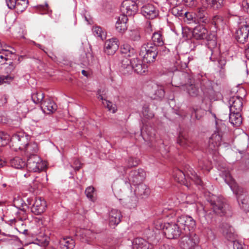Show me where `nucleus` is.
<instances>
[{"mask_svg":"<svg viewBox=\"0 0 249 249\" xmlns=\"http://www.w3.org/2000/svg\"><path fill=\"white\" fill-rule=\"evenodd\" d=\"M207 201L213 210L211 211L203 209L205 217L208 223L212 221L215 214L222 216L226 213V204L222 197L212 195L207 198Z\"/></svg>","mask_w":249,"mask_h":249,"instance_id":"obj_1","label":"nucleus"},{"mask_svg":"<svg viewBox=\"0 0 249 249\" xmlns=\"http://www.w3.org/2000/svg\"><path fill=\"white\" fill-rule=\"evenodd\" d=\"M222 174L225 182L230 186L233 192L236 195L240 207L245 210L248 202L246 191L236 184L228 171H224Z\"/></svg>","mask_w":249,"mask_h":249,"instance_id":"obj_2","label":"nucleus"},{"mask_svg":"<svg viewBox=\"0 0 249 249\" xmlns=\"http://www.w3.org/2000/svg\"><path fill=\"white\" fill-rule=\"evenodd\" d=\"M158 53V48L151 43H147L142 46L140 55L142 56L143 63H151L155 61Z\"/></svg>","mask_w":249,"mask_h":249,"instance_id":"obj_3","label":"nucleus"},{"mask_svg":"<svg viewBox=\"0 0 249 249\" xmlns=\"http://www.w3.org/2000/svg\"><path fill=\"white\" fill-rule=\"evenodd\" d=\"M29 139V136L24 132H18L13 135L11 138V146L16 151L18 149L22 150L27 145Z\"/></svg>","mask_w":249,"mask_h":249,"instance_id":"obj_4","label":"nucleus"},{"mask_svg":"<svg viewBox=\"0 0 249 249\" xmlns=\"http://www.w3.org/2000/svg\"><path fill=\"white\" fill-rule=\"evenodd\" d=\"M177 223L182 230L183 234L187 235L188 232L193 231L196 226L195 220L188 215H181L178 217Z\"/></svg>","mask_w":249,"mask_h":249,"instance_id":"obj_5","label":"nucleus"},{"mask_svg":"<svg viewBox=\"0 0 249 249\" xmlns=\"http://www.w3.org/2000/svg\"><path fill=\"white\" fill-rule=\"evenodd\" d=\"M26 167L29 170L34 172L43 170L46 165L36 154L27 157Z\"/></svg>","mask_w":249,"mask_h":249,"instance_id":"obj_6","label":"nucleus"},{"mask_svg":"<svg viewBox=\"0 0 249 249\" xmlns=\"http://www.w3.org/2000/svg\"><path fill=\"white\" fill-rule=\"evenodd\" d=\"M163 231L165 235L168 239L177 238L181 234H183L182 231L177 222L165 224Z\"/></svg>","mask_w":249,"mask_h":249,"instance_id":"obj_7","label":"nucleus"},{"mask_svg":"<svg viewBox=\"0 0 249 249\" xmlns=\"http://www.w3.org/2000/svg\"><path fill=\"white\" fill-rule=\"evenodd\" d=\"M193 36L196 39H206L208 41L215 39V35L209 34L208 30L204 26L196 27L193 31Z\"/></svg>","mask_w":249,"mask_h":249,"instance_id":"obj_8","label":"nucleus"},{"mask_svg":"<svg viewBox=\"0 0 249 249\" xmlns=\"http://www.w3.org/2000/svg\"><path fill=\"white\" fill-rule=\"evenodd\" d=\"M120 10L121 13L127 17L132 16L137 13L138 7L134 1L125 0L122 2Z\"/></svg>","mask_w":249,"mask_h":249,"instance_id":"obj_9","label":"nucleus"},{"mask_svg":"<svg viewBox=\"0 0 249 249\" xmlns=\"http://www.w3.org/2000/svg\"><path fill=\"white\" fill-rule=\"evenodd\" d=\"M188 62L189 61L183 62L180 60L176 61L175 67H176L177 71L174 74L172 78V82L176 81L179 76L181 80L180 84H182L183 79L186 77L189 78V75L188 73L181 71L182 70L185 69L187 67V63H188Z\"/></svg>","mask_w":249,"mask_h":249,"instance_id":"obj_10","label":"nucleus"},{"mask_svg":"<svg viewBox=\"0 0 249 249\" xmlns=\"http://www.w3.org/2000/svg\"><path fill=\"white\" fill-rule=\"evenodd\" d=\"M222 133L221 131L217 129L215 131L209 139L208 148L212 151L217 150L221 144Z\"/></svg>","mask_w":249,"mask_h":249,"instance_id":"obj_11","label":"nucleus"},{"mask_svg":"<svg viewBox=\"0 0 249 249\" xmlns=\"http://www.w3.org/2000/svg\"><path fill=\"white\" fill-rule=\"evenodd\" d=\"M190 80L188 83H185L183 85V89L186 92L188 95L192 97H197L200 93L199 85L196 83L194 80Z\"/></svg>","mask_w":249,"mask_h":249,"instance_id":"obj_12","label":"nucleus"},{"mask_svg":"<svg viewBox=\"0 0 249 249\" xmlns=\"http://www.w3.org/2000/svg\"><path fill=\"white\" fill-rule=\"evenodd\" d=\"M208 7H205L201 5V7L197 8L195 13V23L198 24H206L209 23L210 19L206 11Z\"/></svg>","mask_w":249,"mask_h":249,"instance_id":"obj_13","label":"nucleus"},{"mask_svg":"<svg viewBox=\"0 0 249 249\" xmlns=\"http://www.w3.org/2000/svg\"><path fill=\"white\" fill-rule=\"evenodd\" d=\"M207 53L209 55H211L210 59L212 61H217L219 67L220 68H223L225 66L226 63V59L225 57L221 55L220 51L217 48L209 49Z\"/></svg>","mask_w":249,"mask_h":249,"instance_id":"obj_14","label":"nucleus"},{"mask_svg":"<svg viewBox=\"0 0 249 249\" xmlns=\"http://www.w3.org/2000/svg\"><path fill=\"white\" fill-rule=\"evenodd\" d=\"M249 35V25L247 24V22L243 23L236 31L235 38L238 42L244 43L248 39Z\"/></svg>","mask_w":249,"mask_h":249,"instance_id":"obj_15","label":"nucleus"},{"mask_svg":"<svg viewBox=\"0 0 249 249\" xmlns=\"http://www.w3.org/2000/svg\"><path fill=\"white\" fill-rule=\"evenodd\" d=\"M47 207L45 200L40 197H36L31 207V211L36 215H39L44 213Z\"/></svg>","mask_w":249,"mask_h":249,"instance_id":"obj_16","label":"nucleus"},{"mask_svg":"<svg viewBox=\"0 0 249 249\" xmlns=\"http://www.w3.org/2000/svg\"><path fill=\"white\" fill-rule=\"evenodd\" d=\"M141 13L148 19H154L159 15V12L156 7L151 3L143 5L141 8Z\"/></svg>","mask_w":249,"mask_h":249,"instance_id":"obj_17","label":"nucleus"},{"mask_svg":"<svg viewBox=\"0 0 249 249\" xmlns=\"http://www.w3.org/2000/svg\"><path fill=\"white\" fill-rule=\"evenodd\" d=\"M119 48L118 40L116 38L107 40L104 45V51L108 55L113 54Z\"/></svg>","mask_w":249,"mask_h":249,"instance_id":"obj_18","label":"nucleus"},{"mask_svg":"<svg viewBox=\"0 0 249 249\" xmlns=\"http://www.w3.org/2000/svg\"><path fill=\"white\" fill-rule=\"evenodd\" d=\"M243 99L239 96L231 97L229 100L230 112H241L243 107Z\"/></svg>","mask_w":249,"mask_h":249,"instance_id":"obj_19","label":"nucleus"},{"mask_svg":"<svg viewBox=\"0 0 249 249\" xmlns=\"http://www.w3.org/2000/svg\"><path fill=\"white\" fill-rule=\"evenodd\" d=\"M146 174L142 169H139L137 170L131 171L129 174V179L132 181L134 185L141 182L145 178Z\"/></svg>","mask_w":249,"mask_h":249,"instance_id":"obj_20","label":"nucleus"},{"mask_svg":"<svg viewBox=\"0 0 249 249\" xmlns=\"http://www.w3.org/2000/svg\"><path fill=\"white\" fill-rule=\"evenodd\" d=\"M77 236L81 242L88 244L92 242L95 238V234L88 229L81 230L77 233Z\"/></svg>","mask_w":249,"mask_h":249,"instance_id":"obj_21","label":"nucleus"},{"mask_svg":"<svg viewBox=\"0 0 249 249\" xmlns=\"http://www.w3.org/2000/svg\"><path fill=\"white\" fill-rule=\"evenodd\" d=\"M145 63L138 58H134L132 59L133 70L140 74L144 73L147 71L148 68L147 65Z\"/></svg>","mask_w":249,"mask_h":249,"instance_id":"obj_22","label":"nucleus"},{"mask_svg":"<svg viewBox=\"0 0 249 249\" xmlns=\"http://www.w3.org/2000/svg\"><path fill=\"white\" fill-rule=\"evenodd\" d=\"M186 236L185 239L187 247L189 249L196 248L199 243V237L197 235L194 233L193 231L188 232Z\"/></svg>","mask_w":249,"mask_h":249,"instance_id":"obj_23","label":"nucleus"},{"mask_svg":"<svg viewBox=\"0 0 249 249\" xmlns=\"http://www.w3.org/2000/svg\"><path fill=\"white\" fill-rule=\"evenodd\" d=\"M122 216L121 212L118 210L112 209L109 213V224L110 226H115L120 222Z\"/></svg>","mask_w":249,"mask_h":249,"instance_id":"obj_24","label":"nucleus"},{"mask_svg":"<svg viewBox=\"0 0 249 249\" xmlns=\"http://www.w3.org/2000/svg\"><path fill=\"white\" fill-rule=\"evenodd\" d=\"M120 71L124 75L131 73L133 71L132 59L123 58L121 60Z\"/></svg>","mask_w":249,"mask_h":249,"instance_id":"obj_25","label":"nucleus"},{"mask_svg":"<svg viewBox=\"0 0 249 249\" xmlns=\"http://www.w3.org/2000/svg\"><path fill=\"white\" fill-rule=\"evenodd\" d=\"M41 108L43 111L48 114L53 113L57 109V105L51 99H46L41 103Z\"/></svg>","mask_w":249,"mask_h":249,"instance_id":"obj_26","label":"nucleus"},{"mask_svg":"<svg viewBox=\"0 0 249 249\" xmlns=\"http://www.w3.org/2000/svg\"><path fill=\"white\" fill-rule=\"evenodd\" d=\"M137 185L135 193L138 196L142 198L147 197L150 193V189L144 184L139 183Z\"/></svg>","mask_w":249,"mask_h":249,"instance_id":"obj_27","label":"nucleus"},{"mask_svg":"<svg viewBox=\"0 0 249 249\" xmlns=\"http://www.w3.org/2000/svg\"><path fill=\"white\" fill-rule=\"evenodd\" d=\"M187 178H190L196 185L204 188V185L201 179L198 177L192 168L189 169L186 172Z\"/></svg>","mask_w":249,"mask_h":249,"instance_id":"obj_28","label":"nucleus"},{"mask_svg":"<svg viewBox=\"0 0 249 249\" xmlns=\"http://www.w3.org/2000/svg\"><path fill=\"white\" fill-rule=\"evenodd\" d=\"M223 1L224 0H201V3L205 7L216 9L222 6Z\"/></svg>","mask_w":249,"mask_h":249,"instance_id":"obj_29","label":"nucleus"},{"mask_svg":"<svg viewBox=\"0 0 249 249\" xmlns=\"http://www.w3.org/2000/svg\"><path fill=\"white\" fill-rule=\"evenodd\" d=\"M173 176L175 180L177 182L180 184H184L187 187H189L186 175L182 170L176 169L174 171Z\"/></svg>","mask_w":249,"mask_h":249,"instance_id":"obj_30","label":"nucleus"},{"mask_svg":"<svg viewBox=\"0 0 249 249\" xmlns=\"http://www.w3.org/2000/svg\"><path fill=\"white\" fill-rule=\"evenodd\" d=\"M22 150L25 151L27 157H29L34 154H36L38 151V147L37 143L36 142H28V144L25 146V149Z\"/></svg>","mask_w":249,"mask_h":249,"instance_id":"obj_31","label":"nucleus"},{"mask_svg":"<svg viewBox=\"0 0 249 249\" xmlns=\"http://www.w3.org/2000/svg\"><path fill=\"white\" fill-rule=\"evenodd\" d=\"M133 249H151L149 243L142 238H137L132 243Z\"/></svg>","mask_w":249,"mask_h":249,"instance_id":"obj_32","label":"nucleus"},{"mask_svg":"<svg viewBox=\"0 0 249 249\" xmlns=\"http://www.w3.org/2000/svg\"><path fill=\"white\" fill-rule=\"evenodd\" d=\"M75 245L74 241L71 237L62 238L59 241L60 249H73Z\"/></svg>","mask_w":249,"mask_h":249,"instance_id":"obj_33","label":"nucleus"},{"mask_svg":"<svg viewBox=\"0 0 249 249\" xmlns=\"http://www.w3.org/2000/svg\"><path fill=\"white\" fill-rule=\"evenodd\" d=\"M230 122L235 126H239L242 122L241 112H230L229 115Z\"/></svg>","mask_w":249,"mask_h":249,"instance_id":"obj_34","label":"nucleus"},{"mask_svg":"<svg viewBox=\"0 0 249 249\" xmlns=\"http://www.w3.org/2000/svg\"><path fill=\"white\" fill-rule=\"evenodd\" d=\"M211 22L216 28L220 29L226 25L227 19L220 15H216L213 18Z\"/></svg>","mask_w":249,"mask_h":249,"instance_id":"obj_35","label":"nucleus"},{"mask_svg":"<svg viewBox=\"0 0 249 249\" xmlns=\"http://www.w3.org/2000/svg\"><path fill=\"white\" fill-rule=\"evenodd\" d=\"M11 165L16 169H22L26 167V161L21 158L16 157L10 161Z\"/></svg>","mask_w":249,"mask_h":249,"instance_id":"obj_36","label":"nucleus"},{"mask_svg":"<svg viewBox=\"0 0 249 249\" xmlns=\"http://www.w3.org/2000/svg\"><path fill=\"white\" fill-rule=\"evenodd\" d=\"M223 233L226 237L229 240H233L234 239L233 229L228 224H223L222 226Z\"/></svg>","mask_w":249,"mask_h":249,"instance_id":"obj_37","label":"nucleus"},{"mask_svg":"<svg viewBox=\"0 0 249 249\" xmlns=\"http://www.w3.org/2000/svg\"><path fill=\"white\" fill-rule=\"evenodd\" d=\"M121 52L124 57H131L135 54V50L128 44H124L121 47Z\"/></svg>","mask_w":249,"mask_h":249,"instance_id":"obj_38","label":"nucleus"},{"mask_svg":"<svg viewBox=\"0 0 249 249\" xmlns=\"http://www.w3.org/2000/svg\"><path fill=\"white\" fill-rule=\"evenodd\" d=\"M177 142L183 148H187L191 146V141L189 140L188 136L183 133H179Z\"/></svg>","mask_w":249,"mask_h":249,"instance_id":"obj_39","label":"nucleus"},{"mask_svg":"<svg viewBox=\"0 0 249 249\" xmlns=\"http://www.w3.org/2000/svg\"><path fill=\"white\" fill-rule=\"evenodd\" d=\"M191 112V117L193 119H200L204 114L205 110L200 107H192L190 108Z\"/></svg>","mask_w":249,"mask_h":249,"instance_id":"obj_40","label":"nucleus"},{"mask_svg":"<svg viewBox=\"0 0 249 249\" xmlns=\"http://www.w3.org/2000/svg\"><path fill=\"white\" fill-rule=\"evenodd\" d=\"M151 43L156 47L164 45V40L162 35L159 32H155L153 34Z\"/></svg>","mask_w":249,"mask_h":249,"instance_id":"obj_41","label":"nucleus"},{"mask_svg":"<svg viewBox=\"0 0 249 249\" xmlns=\"http://www.w3.org/2000/svg\"><path fill=\"white\" fill-rule=\"evenodd\" d=\"M28 5V0H17L15 7H14V9H15L18 14H19L26 9Z\"/></svg>","mask_w":249,"mask_h":249,"instance_id":"obj_42","label":"nucleus"},{"mask_svg":"<svg viewBox=\"0 0 249 249\" xmlns=\"http://www.w3.org/2000/svg\"><path fill=\"white\" fill-rule=\"evenodd\" d=\"M85 57L83 58V62L85 65H92L96 61L92 52H89L86 53Z\"/></svg>","mask_w":249,"mask_h":249,"instance_id":"obj_43","label":"nucleus"},{"mask_svg":"<svg viewBox=\"0 0 249 249\" xmlns=\"http://www.w3.org/2000/svg\"><path fill=\"white\" fill-rule=\"evenodd\" d=\"M92 32L94 36L100 37L102 40H104L106 37V33L101 27L99 26H94L92 28Z\"/></svg>","mask_w":249,"mask_h":249,"instance_id":"obj_44","label":"nucleus"},{"mask_svg":"<svg viewBox=\"0 0 249 249\" xmlns=\"http://www.w3.org/2000/svg\"><path fill=\"white\" fill-rule=\"evenodd\" d=\"M102 104L107 108L108 111L112 113H115L117 110V106L108 100H104V101L102 102Z\"/></svg>","mask_w":249,"mask_h":249,"instance_id":"obj_45","label":"nucleus"},{"mask_svg":"<svg viewBox=\"0 0 249 249\" xmlns=\"http://www.w3.org/2000/svg\"><path fill=\"white\" fill-rule=\"evenodd\" d=\"M44 98V94L41 91L36 92L32 95V99L35 104L42 103Z\"/></svg>","mask_w":249,"mask_h":249,"instance_id":"obj_46","label":"nucleus"},{"mask_svg":"<svg viewBox=\"0 0 249 249\" xmlns=\"http://www.w3.org/2000/svg\"><path fill=\"white\" fill-rule=\"evenodd\" d=\"M128 38L132 41H138L141 39V36L137 30L130 31L128 33Z\"/></svg>","mask_w":249,"mask_h":249,"instance_id":"obj_47","label":"nucleus"},{"mask_svg":"<svg viewBox=\"0 0 249 249\" xmlns=\"http://www.w3.org/2000/svg\"><path fill=\"white\" fill-rule=\"evenodd\" d=\"M185 11L183 10V8L181 6L174 7L172 9V13L176 17H183Z\"/></svg>","mask_w":249,"mask_h":249,"instance_id":"obj_48","label":"nucleus"},{"mask_svg":"<svg viewBox=\"0 0 249 249\" xmlns=\"http://www.w3.org/2000/svg\"><path fill=\"white\" fill-rule=\"evenodd\" d=\"M15 76L13 74H7L6 75L0 76V84L3 83H10L14 79Z\"/></svg>","mask_w":249,"mask_h":249,"instance_id":"obj_49","label":"nucleus"},{"mask_svg":"<svg viewBox=\"0 0 249 249\" xmlns=\"http://www.w3.org/2000/svg\"><path fill=\"white\" fill-rule=\"evenodd\" d=\"M9 139V136L4 132H0V146L6 145Z\"/></svg>","mask_w":249,"mask_h":249,"instance_id":"obj_50","label":"nucleus"},{"mask_svg":"<svg viewBox=\"0 0 249 249\" xmlns=\"http://www.w3.org/2000/svg\"><path fill=\"white\" fill-rule=\"evenodd\" d=\"M165 91L162 87H157L155 90V99H161L164 96Z\"/></svg>","mask_w":249,"mask_h":249,"instance_id":"obj_51","label":"nucleus"},{"mask_svg":"<svg viewBox=\"0 0 249 249\" xmlns=\"http://www.w3.org/2000/svg\"><path fill=\"white\" fill-rule=\"evenodd\" d=\"M49 243V238L48 236L39 237L37 240L36 244L40 246L46 247Z\"/></svg>","mask_w":249,"mask_h":249,"instance_id":"obj_52","label":"nucleus"},{"mask_svg":"<svg viewBox=\"0 0 249 249\" xmlns=\"http://www.w3.org/2000/svg\"><path fill=\"white\" fill-rule=\"evenodd\" d=\"M85 194L88 198L90 200H93V194L94 193V188L92 186L87 187L85 190Z\"/></svg>","mask_w":249,"mask_h":249,"instance_id":"obj_53","label":"nucleus"},{"mask_svg":"<svg viewBox=\"0 0 249 249\" xmlns=\"http://www.w3.org/2000/svg\"><path fill=\"white\" fill-rule=\"evenodd\" d=\"M199 166L202 170H206L208 172H210L212 167L211 164L209 162L207 161L206 163H204L203 161L200 160L198 162Z\"/></svg>","mask_w":249,"mask_h":249,"instance_id":"obj_54","label":"nucleus"},{"mask_svg":"<svg viewBox=\"0 0 249 249\" xmlns=\"http://www.w3.org/2000/svg\"><path fill=\"white\" fill-rule=\"evenodd\" d=\"M143 116L148 119H151L154 117L153 112L149 110L148 107H144L142 111Z\"/></svg>","mask_w":249,"mask_h":249,"instance_id":"obj_55","label":"nucleus"},{"mask_svg":"<svg viewBox=\"0 0 249 249\" xmlns=\"http://www.w3.org/2000/svg\"><path fill=\"white\" fill-rule=\"evenodd\" d=\"M184 16L186 18L189 23H195V17L192 13L185 11Z\"/></svg>","mask_w":249,"mask_h":249,"instance_id":"obj_56","label":"nucleus"},{"mask_svg":"<svg viewBox=\"0 0 249 249\" xmlns=\"http://www.w3.org/2000/svg\"><path fill=\"white\" fill-rule=\"evenodd\" d=\"M116 29L120 33L124 32L127 29V26L124 22L120 24L119 22L116 23Z\"/></svg>","mask_w":249,"mask_h":249,"instance_id":"obj_57","label":"nucleus"},{"mask_svg":"<svg viewBox=\"0 0 249 249\" xmlns=\"http://www.w3.org/2000/svg\"><path fill=\"white\" fill-rule=\"evenodd\" d=\"M16 65L13 62H11L9 65L5 68V72L7 74H12L11 73L14 71Z\"/></svg>","mask_w":249,"mask_h":249,"instance_id":"obj_58","label":"nucleus"},{"mask_svg":"<svg viewBox=\"0 0 249 249\" xmlns=\"http://www.w3.org/2000/svg\"><path fill=\"white\" fill-rule=\"evenodd\" d=\"M185 5L190 8L196 7L197 4L196 0H184Z\"/></svg>","mask_w":249,"mask_h":249,"instance_id":"obj_59","label":"nucleus"},{"mask_svg":"<svg viewBox=\"0 0 249 249\" xmlns=\"http://www.w3.org/2000/svg\"><path fill=\"white\" fill-rule=\"evenodd\" d=\"M158 51L162 55H165L169 52V50L164 45L158 47Z\"/></svg>","mask_w":249,"mask_h":249,"instance_id":"obj_60","label":"nucleus"},{"mask_svg":"<svg viewBox=\"0 0 249 249\" xmlns=\"http://www.w3.org/2000/svg\"><path fill=\"white\" fill-rule=\"evenodd\" d=\"M127 20V17L122 13V14L118 17L116 23L119 22V23L121 24L123 23V22H124V24L126 25Z\"/></svg>","mask_w":249,"mask_h":249,"instance_id":"obj_61","label":"nucleus"},{"mask_svg":"<svg viewBox=\"0 0 249 249\" xmlns=\"http://www.w3.org/2000/svg\"><path fill=\"white\" fill-rule=\"evenodd\" d=\"M7 6L10 9H14L15 7L17 0H5Z\"/></svg>","mask_w":249,"mask_h":249,"instance_id":"obj_62","label":"nucleus"},{"mask_svg":"<svg viewBox=\"0 0 249 249\" xmlns=\"http://www.w3.org/2000/svg\"><path fill=\"white\" fill-rule=\"evenodd\" d=\"M233 248L234 249H246L245 246L238 241H233Z\"/></svg>","mask_w":249,"mask_h":249,"instance_id":"obj_63","label":"nucleus"},{"mask_svg":"<svg viewBox=\"0 0 249 249\" xmlns=\"http://www.w3.org/2000/svg\"><path fill=\"white\" fill-rule=\"evenodd\" d=\"M242 5L243 6L244 10L246 11L247 13H249V0H246L243 1Z\"/></svg>","mask_w":249,"mask_h":249,"instance_id":"obj_64","label":"nucleus"}]
</instances>
